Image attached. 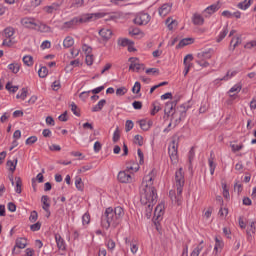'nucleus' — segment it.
I'll use <instances>...</instances> for the list:
<instances>
[{
    "label": "nucleus",
    "mask_w": 256,
    "mask_h": 256,
    "mask_svg": "<svg viewBox=\"0 0 256 256\" xmlns=\"http://www.w3.org/2000/svg\"><path fill=\"white\" fill-rule=\"evenodd\" d=\"M153 181H155V171H151L143 178L141 188V203L146 205L145 213L147 219H151V213H153V205L157 203V190L153 187Z\"/></svg>",
    "instance_id": "f257e3e1"
},
{
    "label": "nucleus",
    "mask_w": 256,
    "mask_h": 256,
    "mask_svg": "<svg viewBox=\"0 0 256 256\" xmlns=\"http://www.w3.org/2000/svg\"><path fill=\"white\" fill-rule=\"evenodd\" d=\"M123 217H125L123 207L118 206L114 209L107 208L102 216V227H104V229H109L111 226L117 227V225H120L121 221H123Z\"/></svg>",
    "instance_id": "f03ea898"
},
{
    "label": "nucleus",
    "mask_w": 256,
    "mask_h": 256,
    "mask_svg": "<svg viewBox=\"0 0 256 256\" xmlns=\"http://www.w3.org/2000/svg\"><path fill=\"white\" fill-rule=\"evenodd\" d=\"M174 187L177 190V196H175V191L171 190L170 197L172 201H175L179 204L181 201V195L183 194V187H185V172H183V168H179L175 172Z\"/></svg>",
    "instance_id": "7ed1b4c3"
},
{
    "label": "nucleus",
    "mask_w": 256,
    "mask_h": 256,
    "mask_svg": "<svg viewBox=\"0 0 256 256\" xmlns=\"http://www.w3.org/2000/svg\"><path fill=\"white\" fill-rule=\"evenodd\" d=\"M105 17V13L97 12V13H86L78 16V21L80 25L83 23H92V21H97V19H103Z\"/></svg>",
    "instance_id": "20e7f679"
},
{
    "label": "nucleus",
    "mask_w": 256,
    "mask_h": 256,
    "mask_svg": "<svg viewBox=\"0 0 256 256\" xmlns=\"http://www.w3.org/2000/svg\"><path fill=\"white\" fill-rule=\"evenodd\" d=\"M20 25L24 27V29H37V25H39V20L33 17H24L20 19Z\"/></svg>",
    "instance_id": "39448f33"
},
{
    "label": "nucleus",
    "mask_w": 256,
    "mask_h": 256,
    "mask_svg": "<svg viewBox=\"0 0 256 256\" xmlns=\"http://www.w3.org/2000/svg\"><path fill=\"white\" fill-rule=\"evenodd\" d=\"M15 35V28L13 27H8L4 30V37H6V39H4L3 41V45L6 47H11V45H13V43H15V37H13Z\"/></svg>",
    "instance_id": "423d86ee"
},
{
    "label": "nucleus",
    "mask_w": 256,
    "mask_h": 256,
    "mask_svg": "<svg viewBox=\"0 0 256 256\" xmlns=\"http://www.w3.org/2000/svg\"><path fill=\"white\" fill-rule=\"evenodd\" d=\"M129 71H133L136 73H139V71H145V65L141 64V62H139V58L136 57H131L129 58Z\"/></svg>",
    "instance_id": "0eeeda50"
},
{
    "label": "nucleus",
    "mask_w": 256,
    "mask_h": 256,
    "mask_svg": "<svg viewBox=\"0 0 256 256\" xmlns=\"http://www.w3.org/2000/svg\"><path fill=\"white\" fill-rule=\"evenodd\" d=\"M151 21V15L149 13L140 12L134 18L135 25H148Z\"/></svg>",
    "instance_id": "6e6552de"
},
{
    "label": "nucleus",
    "mask_w": 256,
    "mask_h": 256,
    "mask_svg": "<svg viewBox=\"0 0 256 256\" xmlns=\"http://www.w3.org/2000/svg\"><path fill=\"white\" fill-rule=\"evenodd\" d=\"M134 174L127 170L120 171L117 175L119 183H133Z\"/></svg>",
    "instance_id": "1a4fd4ad"
},
{
    "label": "nucleus",
    "mask_w": 256,
    "mask_h": 256,
    "mask_svg": "<svg viewBox=\"0 0 256 256\" xmlns=\"http://www.w3.org/2000/svg\"><path fill=\"white\" fill-rule=\"evenodd\" d=\"M165 214V202L158 204L154 210V219L155 221H161L163 215Z\"/></svg>",
    "instance_id": "9d476101"
},
{
    "label": "nucleus",
    "mask_w": 256,
    "mask_h": 256,
    "mask_svg": "<svg viewBox=\"0 0 256 256\" xmlns=\"http://www.w3.org/2000/svg\"><path fill=\"white\" fill-rule=\"evenodd\" d=\"M126 245L130 246V251L132 255H137V251H139V243L135 239L124 238Z\"/></svg>",
    "instance_id": "9b49d317"
},
{
    "label": "nucleus",
    "mask_w": 256,
    "mask_h": 256,
    "mask_svg": "<svg viewBox=\"0 0 256 256\" xmlns=\"http://www.w3.org/2000/svg\"><path fill=\"white\" fill-rule=\"evenodd\" d=\"M191 19H192L193 25H197L198 27H201L202 25L205 24V18L199 12H195L192 15Z\"/></svg>",
    "instance_id": "f8f14e48"
},
{
    "label": "nucleus",
    "mask_w": 256,
    "mask_h": 256,
    "mask_svg": "<svg viewBox=\"0 0 256 256\" xmlns=\"http://www.w3.org/2000/svg\"><path fill=\"white\" fill-rule=\"evenodd\" d=\"M191 61H193V55L187 54L184 57V76L187 77V74L189 73V70L191 69Z\"/></svg>",
    "instance_id": "ddd939ff"
},
{
    "label": "nucleus",
    "mask_w": 256,
    "mask_h": 256,
    "mask_svg": "<svg viewBox=\"0 0 256 256\" xmlns=\"http://www.w3.org/2000/svg\"><path fill=\"white\" fill-rule=\"evenodd\" d=\"M173 7V4L171 3H166L163 4L160 8H159V15L161 17H166V15H169L171 13V9Z\"/></svg>",
    "instance_id": "4468645a"
},
{
    "label": "nucleus",
    "mask_w": 256,
    "mask_h": 256,
    "mask_svg": "<svg viewBox=\"0 0 256 256\" xmlns=\"http://www.w3.org/2000/svg\"><path fill=\"white\" fill-rule=\"evenodd\" d=\"M223 247H225V242H223V238H221L220 236H216L214 246L215 253H221V251H223Z\"/></svg>",
    "instance_id": "2eb2a0df"
},
{
    "label": "nucleus",
    "mask_w": 256,
    "mask_h": 256,
    "mask_svg": "<svg viewBox=\"0 0 256 256\" xmlns=\"http://www.w3.org/2000/svg\"><path fill=\"white\" fill-rule=\"evenodd\" d=\"M213 55V49H208L202 52H199L197 54V58L200 59V61H207V59H211Z\"/></svg>",
    "instance_id": "dca6fc26"
},
{
    "label": "nucleus",
    "mask_w": 256,
    "mask_h": 256,
    "mask_svg": "<svg viewBox=\"0 0 256 256\" xmlns=\"http://www.w3.org/2000/svg\"><path fill=\"white\" fill-rule=\"evenodd\" d=\"M99 35L103 41H109L113 37V31L109 28H103L99 31Z\"/></svg>",
    "instance_id": "f3484780"
},
{
    "label": "nucleus",
    "mask_w": 256,
    "mask_h": 256,
    "mask_svg": "<svg viewBox=\"0 0 256 256\" xmlns=\"http://www.w3.org/2000/svg\"><path fill=\"white\" fill-rule=\"evenodd\" d=\"M77 25H80L78 16L72 18L70 21L65 22L62 26V29H73V27H77Z\"/></svg>",
    "instance_id": "a211bd4d"
},
{
    "label": "nucleus",
    "mask_w": 256,
    "mask_h": 256,
    "mask_svg": "<svg viewBox=\"0 0 256 256\" xmlns=\"http://www.w3.org/2000/svg\"><path fill=\"white\" fill-rule=\"evenodd\" d=\"M217 11H219V4H212L204 10L205 17H211V15L217 13Z\"/></svg>",
    "instance_id": "6ab92c4d"
},
{
    "label": "nucleus",
    "mask_w": 256,
    "mask_h": 256,
    "mask_svg": "<svg viewBox=\"0 0 256 256\" xmlns=\"http://www.w3.org/2000/svg\"><path fill=\"white\" fill-rule=\"evenodd\" d=\"M27 247V239L26 238H17L15 242V246L13 249V253H15V249H25Z\"/></svg>",
    "instance_id": "aec40b11"
},
{
    "label": "nucleus",
    "mask_w": 256,
    "mask_h": 256,
    "mask_svg": "<svg viewBox=\"0 0 256 256\" xmlns=\"http://www.w3.org/2000/svg\"><path fill=\"white\" fill-rule=\"evenodd\" d=\"M55 241L58 249L60 251H65L66 246H65V240L63 239V237H61V235L59 234H55Z\"/></svg>",
    "instance_id": "412c9836"
},
{
    "label": "nucleus",
    "mask_w": 256,
    "mask_h": 256,
    "mask_svg": "<svg viewBox=\"0 0 256 256\" xmlns=\"http://www.w3.org/2000/svg\"><path fill=\"white\" fill-rule=\"evenodd\" d=\"M140 128L142 131H149L151 127H153V121L152 120H140L139 122Z\"/></svg>",
    "instance_id": "4be33fe9"
},
{
    "label": "nucleus",
    "mask_w": 256,
    "mask_h": 256,
    "mask_svg": "<svg viewBox=\"0 0 256 256\" xmlns=\"http://www.w3.org/2000/svg\"><path fill=\"white\" fill-rule=\"evenodd\" d=\"M241 89H243V85H241V83H237L232 88H230L228 95L233 97L234 95H237V93H241Z\"/></svg>",
    "instance_id": "5701e85b"
},
{
    "label": "nucleus",
    "mask_w": 256,
    "mask_h": 256,
    "mask_svg": "<svg viewBox=\"0 0 256 256\" xmlns=\"http://www.w3.org/2000/svg\"><path fill=\"white\" fill-rule=\"evenodd\" d=\"M41 201L43 203L42 208L44 211H46V213H48L49 217V215H51V212L49 211V208L51 207V204L49 203V196H42Z\"/></svg>",
    "instance_id": "b1692460"
},
{
    "label": "nucleus",
    "mask_w": 256,
    "mask_h": 256,
    "mask_svg": "<svg viewBox=\"0 0 256 256\" xmlns=\"http://www.w3.org/2000/svg\"><path fill=\"white\" fill-rule=\"evenodd\" d=\"M40 33H51V27H49L47 24L38 21L37 28Z\"/></svg>",
    "instance_id": "393cba45"
},
{
    "label": "nucleus",
    "mask_w": 256,
    "mask_h": 256,
    "mask_svg": "<svg viewBox=\"0 0 256 256\" xmlns=\"http://www.w3.org/2000/svg\"><path fill=\"white\" fill-rule=\"evenodd\" d=\"M107 104V100L102 99L100 100L94 107H92L93 113H99V111L103 110V107Z\"/></svg>",
    "instance_id": "a878e982"
},
{
    "label": "nucleus",
    "mask_w": 256,
    "mask_h": 256,
    "mask_svg": "<svg viewBox=\"0 0 256 256\" xmlns=\"http://www.w3.org/2000/svg\"><path fill=\"white\" fill-rule=\"evenodd\" d=\"M169 157L171 162L175 165L179 161L178 150H171L168 148Z\"/></svg>",
    "instance_id": "bb28decb"
},
{
    "label": "nucleus",
    "mask_w": 256,
    "mask_h": 256,
    "mask_svg": "<svg viewBox=\"0 0 256 256\" xmlns=\"http://www.w3.org/2000/svg\"><path fill=\"white\" fill-rule=\"evenodd\" d=\"M45 13L53 14L56 13V11H59V4L53 3L50 6L44 7Z\"/></svg>",
    "instance_id": "cd10ccee"
},
{
    "label": "nucleus",
    "mask_w": 256,
    "mask_h": 256,
    "mask_svg": "<svg viewBox=\"0 0 256 256\" xmlns=\"http://www.w3.org/2000/svg\"><path fill=\"white\" fill-rule=\"evenodd\" d=\"M125 171H127L128 173H137V171H139V164L134 162L132 164H128Z\"/></svg>",
    "instance_id": "c85d7f7f"
},
{
    "label": "nucleus",
    "mask_w": 256,
    "mask_h": 256,
    "mask_svg": "<svg viewBox=\"0 0 256 256\" xmlns=\"http://www.w3.org/2000/svg\"><path fill=\"white\" fill-rule=\"evenodd\" d=\"M255 231H256L255 222L252 221V222H250V225L247 227V230H246L248 239H249L250 237H253V235H255Z\"/></svg>",
    "instance_id": "c756f323"
},
{
    "label": "nucleus",
    "mask_w": 256,
    "mask_h": 256,
    "mask_svg": "<svg viewBox=\"0 0 256 256\" xmlns=\"http://www.w3.org/2000/svg\"><path fill=\"white\" fill-rule=\"evenodd\" d=\"M8 69H9V71H11V73L17 74L21 70V64H19V63L9 64Z\"/></svg>",
    "instance_id": "7c9ffc66"
},
{
    "label": "nucleus",
    "mask_w": 256,
    "mask_h": 256,
    "mask_svg": "<svg viewBox=\"0 0 256 256\" xmlns=\"http://www.w3.org/2000/svg\"><path fill=\"white\" fill-rule=\"evenodd\" d=\"M227 27V25L223 27L222 31L220 32L216 39L217 43H221V41H223V38L227 37V33H229V29Z\"/></svg>",
    "instance_id": "2f4dec72"
},
{
    "label": "nucleus",
    "mask_w": 256,
    "mask_h": 256,
    "mask_svg": "<svg viewBox=\"0 0 256 256\" xmlns=\"http://www.w3.org/2000/svg\"><path fill=\"white\" fill-rule=\"evenodd\" d=\"M74 44L75 40L71 36H67L63 41V45L66 49H69V47H73Z\"/></svg>",
    "instance_id": "473e14b6"
},
{
    "label": "nucleus",
    "mask_w": 256,
    "mask_h": 256,
    "mask_svg": "<svg viewBox=\"0 0 256 256\" xmlns=\"http://www.w3.org/2000/svg\"><path fill=\"white\" fill-rule=\"evenodd\" d=\"M237 7L238 9H242V11H246V9L251 7V0H244L243 2H240Z\"/></svg>",
    "instance_id": "72a5a7b5"
},
{
    "label": "nucleus",
    "mask_w": 256,
    "mask_h": 256,
    "mask_svg": "<svg viewBox=\"0 0 256 256\" xmlns=\"http://www.w3.org/2000/svg\"><path fill=\"white\" fill-rule=\"evenodd\" d=\"M208 164H209V167H210V175H215V169L217 167V164H215V161H214L213 157H210L208 159Z\"/></svg>",
    "instance_id": "f704fd0d"
},
{
    "label": "nucleus",
    "mask_w": 256,
    "mask_h": 256,
    "mask_svg": "<svg viewBox=\"0 0 256 256\" xmlns=\"http://www.w3.org/2000/svg\"><path fill=\"white\" fill-rule=\"evenodd\" d=\"M237 73H239L238 70L228 71L227 74L221 79V81H229V79H232V77H235Z\"/></svg>",
    "instance_id": "c9c22d12"
},
{
    "label": "nucleus",
    "mask_w": 256,
    "mask_h": 256,
    "mask_svg": "<svg viewBox=\"0 0 256 256\" xmlns=\"http://www.w3.org/2000/svg\"><path fill=\"white\" fill-rule=\"evenodd\" d=\"M23 63L27 67H33V56L31 55H26L23 57Z\"/></svg>",
    "instance_id": "e433bc0d"
},
{
    "label": "nucleus",
    "mask_w": 256,
    "mask_h": 256,
    "mask_svg": "<svg viewBox=\"0 0 256 256\" xmlns=\"http://www.w3.org/2000/svg\"><path fill=\"white\" fill-rule=\"evenodd\" d=\"M191 43H193V40L191 38H184L177 45V49H179L180 47H185L187 45H191Z\"/></svg>",
    "instance_id": "4c0bfd02"
},
{
    "label": "nucleus",
    "mask_w": 256,
    "mask_h": 256,
    "mask_svg": "<svg viewBox=\"0 0 256 256\" xmlns=\"http://www.w3.org/2000/svg\"><path fill=\"white\" fill-rule=\"evenodd\" d=\"M152 107L151 115H157L161 111V104L159 102H154Z\"/></svg>",
    "instance_id": "58836bf2"
},
{
    "label": "nucleus",
    "mask_w": 256,
    "mask_h": 256,
    "mask_svg": "<svg viewBox=\"0 0 256 256\" xmlns=\"http://www.w3.org/2000/svg\"><path fill=\"white\" fill-rule=\"evenodd\" d=\"M38 75L41 77V79H45L47 75H49V69L47 67L43 66L38 70Z\"/></svg>",
    "instance_id": "ea45409f"
},
{
    "label": "nucleus",
    "mask_w": 256,
    "mask_h": 256,
    "mask_svg": "<svg viewBox=\"0 0 256 256\" xmlns=\"http://www.w3.org/2000/svg\"><path fill=\"white\" fill-rule=\"evenodd\" d=\"M7 167L9 171H11L12 173H15V169H17V159L15 160V162L8 160Z\"/></svg>",
    "instance_id": "a19ab883"
},
{
    "label": "nucleus",
    "mask_w": 256,
    "mask_h": 256,
    "mask_svg": "<svg viewBox=\"0 0 256 256\" xmlns=\"http://www.w3.org/2000/svg\"><path fill=\"white\" fill-rule=\"evenodd\" d=\"M143 143H144L143 136H141L139 134L134 136V144L135 145H138L139 147H143Z\"/></svg>",
    "instance_id": "79ce46f5"
},
{
    "label": "nucleus",
    "mask_w": 256,
    "mask_h": 256,
    "mask_svg": "<svg viewBox=\"0 0 256 256\" xmlns=\"http://www.w3.org/2000/svg\"><path fill=\"white\" fill-rule=\"evenodd\" d=\"M6 89L10 93H17V91H19V86H13V84L11 82H8L6 84Z\"/></svg>",
    "instance_id": "37998d69"
},
{
    "label": "nucleus",
    "mask_w": 256,
    "mask_h": 256,
    "mask_svg": "<svg viewBox=\"0 0 256 256\" xmlns=\"http://www.w3.org/2000/svg\"><path fill=\"white\" fill-rule=\"evenodd\" d=\"M168 149L172 151H178L179 149V141L178 140H172L168 146Z\"/></svg>",
    "instance_id": "c03bdc74"
},
{
    "label": "nucleus",
    "mask_w": 256,
    "mask_h": 256,
    "mask_svg": "<svg viewBox=\"0 0 256 256\" xmlns=\"http://www.w3.org/2000/svg\"><path fill=\"white\" fill-rule=\"evenodd\" d=\"M166 25L170 31H173L174 27L177 26V21L168 18L166 20Z\"/></svg>",
    "instance_id": "a18cd8bd"
},
{
    "label": "nucleus",
    "mask_w": 256,
    "mask_h": 256,
    "mask_svg": "<svg viewBox=\"0 0 256 256\" xmlns=\"http://www.w3.org/2000/svg\"><path fill=\"white\" fill-rule=\"evenodd\" d=\"M118 45H120L121 47H127L131 45V40L127 38H120L118 39Z\"/></svg>",
    "instance_id": "49530a36"
},
{
    "label": "nucleus",
    "mask_w": 256,
    "mask_h": 256,
    "mask_svg": "<svg viewBox=\"0 0 256 256\" xmlns=\"http://www.w3.org/2000/svg\"><path fill=\"white\" fill-rule=\"evenodd\" d=\"M15 181H16L15 191L18 194H21V185H23V182L21 181V177H16Z\"/></svg>",
    "instance_id": "de8ad7c7"
},
{
    "label": "nucleus",
    "mask_w": 256,
    "mask_h": 256,
    "mask_svg": "<svg viewBox=\"0 0 256 256\" xmlns=\"http://www.w3.org/2000/svg\"><path fill=\"white\" fill-rule=\"evenodd\" d=\"M83 5H85V0H74L71 7H74V9H79V7H83Z\"/></svg>",
    "instance_id": "09e8293b"
},
{
    "label": "nucleus",
    "mask_w": 256,
    "mask_h": 256,
    "mask_svg": "<svg viewBox=\"0 0 256 256\" xmlns=\"http://www.w3.org/2000/svg\"><path fill=\"white\" fill-rule=\"evenodd\" d=\"M16 99H21L22 101H25V99H27V89L22 88L21 93L16 95Z\"/></svg>",
    "instance_id": "8fccbe9b"
},
{
    "label": "nucleus",
    "mask_w": 256,
    "mask_h": 256,
    "mask_svg": "<svg viewBox=\"0 0 256 256\" xmlns=\"http://www.w3.org/2000/svg\"><path fill=\"white\" fill-rule=\"evenodd\" d=\"M201 251H203V246L198 245L190 254V256H199Z\"/></svg>",
    "instance_id": "3c124183"
},
{
    "label": "nucleus",
    "mask_w": 256,
    "mask_h": 256,
    "mask_svg": "<svg viewBox=\"0 0 256 256\" xmlns=\"http://www.w3.org/2000/svg\"><path fill=\"white\" fill-rule=\"evenodd\" d=\"M173 102H167L166 103V106H165V109H164V112L166 115H169V113H171V111H173Z\"/></svg>",
    "instance_id": "603ef678"
},
{
    "label": "nucleus",
    "mask_w": 256,
    "mask_h": 256,
    "mask_svg": "<svg viewBox=\"0 0 256 256\" xmlns=\"http://www.w3.org/2000/svg\"><path fill=\"white\" fill-rule=\"evenodd\" d=\"M82 223L83 225H89V223H91V216L88 213L82 216Z\"/></svg>",
    "instance_id": "864d4df0"
},
{
    "label": "nucleus",
    "mask_w": 256,
    "mask_h": 256,
    "mask_svg": "<svg viewBox=\"0 0 256 256\" xmlns=\"http://www.w3.org/2000/svg\"><path fill=\"white\" fill-rule=\"evenodd\" d=\"M141 91V83L135 82L134 86L132 87V93H135L136 95Z\"/></svg>",
    "instance_id": "5fc2aeb1"
},
{
    "label": "nucleus",
    "mask_w": 256,
    "mask_h": 256,
    "mask_svg": "<svg viewBox=\"0 0 256 256\" xmlns=\"http://www.w3.org/2000/svg\"><path fill=\"white\" fill-rule=\"evenodd\" d=\"M127 93V88L125 87H120L116 90V95L118 97H123V95H125Z\"/></svg>",
    "instance_id": "6e6d98bb"
},
{
    "label": "nucleus",
    "mask_w": 256,
    "mask_h": 256,
    "mask_svg": "<svg viewBox=\"0 0 256 256\" xmlns=\"http://www.w3.org/2000/svg\"><path fill=\"white\" fill-rule=\"evenodd\" d=\"M120 138H121V134L119 132V127H117L116 130L113 133V141H114V143H117V141H119Z\"/></svg>",
    "instance_id": "4d7b16f0"
},
{
    "label": "nucleus",
    "mask_w": 256,
    "mask_h": 256,
    "mask_svg": "<svg viewBox=\"0 0 256 256\" xmlns=\"http://www.w3.org/2000/svg\"><path fill=\"white\" fill-rule=\"evenodd\" d=\"M230 147L232 149V151L234 153H236V151H241V149L243 148V144H230Z\"/></svg>",
    "instance_id": "13d9d810"
},
{
    "label": "nucleus",
    "mask_w": 256,
    "mask_h": 256,
    "mask_svg": "<svg viewBox=\"0 0 256 256\" xmlns=\"http://www.w3.org/2000/svg\"><path fill=\"white\" fill-rule=\"evenodd\" d=\"M106 245H107V248L109 251H113L116 246L115 241H113L111 239L107 240Z\"/></svg>",
    "instance_id": "bf43d9fd"
},
{
    "label": "nucleus",
    "mask_w": 256,
    "mask_h": 256,
    "mask_svg": "<svg viewBox=\"0 0 256 256\" xmlns=\"http://www.w3.org/2000/svg\"><path fill=\"white\" fill-rule=\"evenodd\" d=\"M239 43H241V39H239V37H234L232 38L230 45L233 47V49H235Z\"/></svg>",
    "instance_id": "052dcab7"
},
{
    "label": "nucleus",
    "mask_w": 256,
    "mask_h": 256,
    "mask_svg": "<svg viewBox=\"0 0 256 256\" xmlns=\"http://www.w3.org/2000/svg\"><path fill=\"white\" fill-rule=\"evenodd\" d=\"M53 91H59L61 89V81L56 80L52 83Z\"/></svg>",
    "instance_id": "680f3d73"
},
{
    "label": "nucleus",
    "mask_w": 256,
    "mask_h": 256,
    "mask_svg": "<svg viewBox=\"0 0 256 256\" xmlns=\"http://www.w3.org/2000/svg\"><path fill=\"white\" fill-rule=\"evenodd\" d=\"M133 127H134L133 121L127 120L125 124L126 133H129V131H131Z\"/></svg>",
    "instance_id": "e2e57ef3"
},
{
    "label": "nucleus",
    "mask_w": 256,
    "mask_h": 256,
    "mask_svg": "<svg viewBox=\"0 0 256 256\" xmlns=\"http://www.w3.org/2000/svg\"><path fill=\"white\" fill-rule=\"evenodd\" d=\"M39 215L37 214V211H32L31 214H30V221L31 223H35V221H37Z\"/></svg>",
    "instance_id": "0e129e2a"
},
{
    "label": "nucleus",
    "mask_w": 256,
    "mask_h": 256,
    "mask_svg": "<svg viewBox=\"0 0 256 256\" xmlns=\"http://www.w3.org/2000/svg\"><path fill=\"white\" fill-rule=\"evenodd\" d=\"M37 143V136H31L26 140V145H33Z\"/></svg>",
    "instance_id": "69168bd1"
},
{
    "label": "nucleus",
    "mask_w": 256,
    "mask_h": 256,
    "mask_svg": "<svg viewBox=\"0 0 256 256\" xmlns=\"http://www.w3.org/2000/svg\"><path fill=\"white\" fill-rule=\"evenodd\" d=\"M101 148H102L101 142L96 141L93 146L94 152L99 153V151H101Z\"/></svg>",
    "instance_id": "338daca9"
},
{
    "label": "nucleus",
    "mask_w": 256,
    "mask_h": 256,
    "mask_svg": "<svg viewBox=\"0 0 256 256\" xmlns=\"http://www.w3.org/2000/svg\"><path fill=\"white\" fill-rule=\"evenodd\" d=\"M86 64L87 65H93V55L86 54Z\"/></svg>",
    "instance_id": "774afa93"
}]
</instances>
